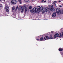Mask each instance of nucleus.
Listing matches in <instances>:
<instances>
[{
  "label": "nucleus",
  "mask_w": 63,
  "mask_h": 63,
  "mask_svg": "<svg viewBox=\"0 0 63 63\" xmlns=\"http://www.w3.org/2000/svg\"><path fill=\"white\" fill-rule=\"evenodd\" d=\"M9 6H7L5 7V10H6V12H9Z\"/></svg>",
  "instance_id": "423d86ee"
},
{
  "label": "nucleus",
  "mask_w": 63,
  "mask_h": 63,
  "mask_svg": "<svg viewBox=\"0 0 63 63\" xmlns=\"http://www.w3.org/2000/svg\"><path fill=\"white\" fill-rule=\"evenodd\" d=\"M12 4H16V0H13L11 1Z\"/></svg>",
  "instance_id": "39448f33"
},
{
  "label": "nucleus",
  "mask_w": 63,
  "mask_h": 63,
  "mask_svg": "<svg viewBox=\"0 0 63 63\" xmlns=\"http://www.w3.org/2000/svg\"><path fill=\"white\" fill-rule=\"evenodd\" d=\"M48 0V1L49 0Z\"/></svg>",
  "instance_id": "2f4dec72"
},
{
  "label": "nucleus",
  "mask_w": 63,
  "mask_h": 63,
  "mask_svg": "<svg viewBox=\"0 0 63 63\" xmlns=\"http://www.w3.org/2000/svg\"><path fill=\"white\" fill-rule=\"evenodd\" d=\"M59 7H62V6H61V5H60L59 6Z\"/></svg>",
  "instance_id": "cd10ccee"
},
{
  "label": "nucleus",
  "mask_w": 63,
  "mask_h": 63,
  "mask_svg": "<svg viewBox=\"0 0 63 63\" xmlns=\"http://www.w3.org/2000/svg\"><path fill=\"white\" fill-rule=\"evenodd\" d=\"M56 35H54V38H56Z\"/></svg>",
  "instance_id": "5701e85b"
},
{
  "label": "nucleus",
  "mask_w": 63,
  "mask_h": 63,
  "mask_svg": "<svg viewBox=\"0 0 63 63\" xmlns=\"http://www.w3.org/2000/svg\"><path fill=\"white\" fill-rule=\"evenodd\" d=\"M51 33H53V31H52L51 32Z\"/></svg>",
  "instance_id": "a878e982"
},
{
  "label": "nucleus",
  "mask_w": 63,
  "mask_h": 63,
  "mask_svg": "<svg viewBox=\"0 0 63 63\" xmlns=\"http://www.w3.org/2000/svg\"><path fill=\"white\" fill-rule=\"evenodd\" d=\"M40 41H45V39H43V37H41L40 38Z\"/></svg>",
  "instance_id": "9d476101"
},
{
  "label": "nucleus",
  "mask_w": 63,
  "mask_h": 63,
  "mask_svg": "<svg viewBox=\"0 0 63 63\" xmlns=\"http://www.w3.org/2000/svg\"><path fill=\"white\" fill-rule=\"evenodd\" d=\"M31 12L32 13H34V11H33V9H31Z\"/></svg>",
  "instance_id": "f8f14e48"
},
{
  "label": "nucleus",
  "mask_w": 63,
  "mask_h": 63,
  "mask_svg": "<svg viewBox=\"0 0 63 63\" xmlns=\"http://www.w3.org/2000/svg\"><path fill=\"white\" fill-rule=\"evenodd\" d=\"M57 3V1H55L54 2H53L52 3L54 5V6L55 7H56V3Z\"/></svg>",
  "instance_id": "1a4fd4ad"
},
{
  "label": "nucleus",
  "mask_w": 63,
  "mask_h": 63,
  "mask_svg": "<svg viewBox=\"0 0 63 63\" xmlns=\"http://www.w3.org/2000/svg\"><path fill=\"white\" fill-rule=\"evenodd\" d=\"M36 40H37V41H40V39H36Z\"/></svg>",
  "instance_id": "b1692460"
},
{
  "label": "nucleus",
  "mask_w": 63,
  "mask_h": 63,
  "mask_svg": "<svg viewBox=\"0 0 63 63\" xmlns=\"http://www.w3.org/2000/svg\"><path fill=\"white\" fill-rule=\"evenodd\" d=\"M27 6H28V5H27Z\"/></svg>",
  "instance_id": "7c9ffc66"
},
{
  "label": "nucleus",
  "mask_w": 63,
  "mask_h": 63,
  "mask_svg": "<svg viewBox=\"0 0 63 63\" xmlns=\"http://www.w3.org/2000/svg\"><path fill=\"white\" fill-rule=\"evenodd\" d=\"M46 2V0L44 1V3H45Z\"/></svg>",
  "instance_id": "bb28decb"
},
{
  "label": "nucleus",
  "mask_w": 63,
  "mask_h": 63,
  "mask_svg": "<svg viewBox=\"0 0 63 63\" xmlns=\"http://www.w3.org/2000/svg\"><path fill=\"white\" fill-rule=\"evenodd\" d=\"M56 16V12H54L52 15V17H55Z\"/></svg>",
  "instance_id": "0eeeda50"
},
{
  "label": "nucleus",
  "mask_w": 63,
  "mask_h": 63,
  "mask_svg": "<svg viewBox=\"0 0 63 63\" xmlns=\"http://www.w3.org/2000/svg\"><path fill=\"white\" fill-rule=\"evenodd\" d=\"M59 3H60V2H61V0H59L58 1Z\"/></svg>",
  "instance_id": "393cba45"
},
{
  "label": "nucleus",
  "mask_w": 63,
  "mask_h": 63,
  "mask_svg": "<svg viewBox=\"0 0 63 63\" xmlns=\"http://www.w3.org/2000/svg\"><path fill=\"white\" fill-rule=\"evenodd\" d=\"M38 9L37 8L34 7L33 9V12L35 13H35H37L38 12V13H39L40 11L39 12L38 11L39 10V9H40V6H38Z\"/></svg>",
  "instance_id": "f03ea898"
},
{
  "label": "nucleus",
  "mask_w": 63,
  "mask_h": 63,
  "mask_svg": "<svg viewBox=\"0 0 63 63\" xmlns=\"http://www.w3.org/2000/svg\"><path fill=\"white\" fill-rule=\"evenodd\" d=\"M46 40H49V37L47 36H46L44 37V41Z\"/></svg>",
  "instance_id": "6e6552de"
},
{
  "label": "nucleus",
  "mask_w": 63,
  "mask_h": 63,
  "mask_svg": "<svg viewBox=\"0 0 63 63\" xmlns=\"http://www.w3.org/2000/svg\"><path fill=\"white\" fill-rule=\"evenodd\" d=\"M49 39H53V38L52 37V35H51L50 36Z\"/></svg>",
  "instance_id": "9b49d317"
},
{
  "label": "nucleus",
  "mask_w": 63,
  "mask_h": 63,
  "mask_svg": "<svg viewBox=\"0 0 63 63\" xmlns=\"http://www.w3.org/2000/svg\"><path fill=\"white\" fill-rule=\"evenodd\" d=\"M25 8L24 6H22V7H21V6H20L19 7L18 9L19 10H21V12H23L24 11V10Z\"/></svg>",
  "instance_id": "7ed1b4c3"
},
{
  "label": "nucleus",
  "mask_w": 63,
  "mask_h": 63,
  "mask_svg": "<svg viewBox=\"0 0 63 63\" xmlns=\"http://www.w3.org/2000/svg\"><path fill=\"white\" fill-rule=\"evenodd\" d=\"M62 29H61V30H62Z\"/></svg>",
  "instance_id": "72a5a7b5"
},
{
  "label": "nucleus",
  "mask_w": 63,
  "mask_h": 63,
  "mask_svg": "<svg viewBox=\"0 0 63 63\" xmlns=\"http://www.w3.org/2000/svg\"><path fill=\"white\" fill-rule=\"evenodd\" d=\"M59 51H62V50H63V49H62L60 48H59Z\"/></svg>",
  "instance_id": "dca6fc26"
},
{
  "label": "nucleus",
  "mask_w": 63,
  "mask_h": 63,
  "mask_svg": "<svg viewBox=\"0 0 63 63\" xmlns=\"http://www.w3.org/2000/svg\"><path fill=\"white\" fill-rule=\"evenodd\" d=\"M15 6H13L12 7V10H14V9H15Z\"/></svg>",
  "instance_id": "f3484780"
},
{
  "label": "nucleus",
  "mask_w": 63,
  "mask_h": 63,
  "mask_svg": "<svg viewBox=\"0 0 63 63\" xmlns=\"http://www.w3.org/2000/svg\"><path fill=\"white\" fill-rule=\"evenodd\" d=\"M56 37H58L59 36V35L58 33H57L56 34Z\"/></svg>",
  "instance_id": "4468645a"
},
{
  "label": "nucleus",
  "mask_w": 63,
  "mask_h": 63,
  "mask_svg": "<svg viewBox=\"0 0 63 63\" xmlns=\"http://www.w3.org/2000/svg\"><path fill=\"white\" fill-rule=\"evenodd\" d=\"M26 0H25V1Z\"/></svg>",
  "instance_id": "473e14b6"
},
{
  "label": "nucleus",
  "mask_w": 63,
  "mask_h": 63,
  "mask_svg": "<svg viewBox=\"0 0 63 63\" xmlns=\"http://www.w3.org/2000/svg\"><path fill=\"white\" fill-rule=\"evenodd\" d=\"M32 8V6H30L29 7V9H31Z\"/></svg>",
  "instance_id": "aec40b11"
},
{
  "label": "nucleus",
  "mask_w": 63,
  "mask_h": 63,
  "mask_svg": "<svg viewBox=\"0 0 63 63\" xmlns=\"http://www.w3.org/2000/svg\"><path fill=\"white\" fill-rule=\"evenodd\" d=\"M25 12H26L27 11V8L26 7L25 9Z\"/></svg>",
  "instance_id": "2eb2a0df"
},
{
  "label": "nucleus",
  "mask_w": 63,
  "mask_h": 63,
  "mask_svg": "<svg viewBox=\"0 0 63 63\" xmlns=\"http://www.w3.org/2000/svg\"><path fill=\"white\" fill-rule=\"evenodd\" d=\"M42 2H44V0H42Z\"/></svg>",
  "instance_id": "c85d7f7f"
},
{
  "label": "nucleus",
  "mask_w": 63,
  "mask_h": 63,
  "mask_svg": "<svg viewBox=\"0 0 63 63\" xmlns=\"http://www.w3.org/2000/svg\"><path fill=\"white\" fill-rule=\"evenodd\" d=\"M25 1L26 2H29V0H25Z\"/></svg>",
  "instance_id": "a211bd4d"
},
{
  "label": "nucleus",
  "mask_w": 63,
  "mask_h": 63,
  "mask_svg": "<svg viewBox=\"0 0 63 63\" xmlns=\"http://www.w3.org/2000/svg\"><path fill=\"white\" fill-rule=\"evenodd\" d=\"M18 6H17L16 7L15 9V11H16L17 10V9H18Z\"/></svg>",
  "instance_id": "ddd939ff"
},
{
  "label": "nucleus",
  "mask_w": 63,
  "mask_h": 63,
  "mask_svg": "<svg viewBox=\"0 0 63 63\" xmlns=\"http://www.w3.org/2000/svg\"><path fill=\"white\" fill-rule=\"evenodd\" d=\"M61 37H62V35H61V33H60L59 37H60V38H61Z\"/></svg>",
  "instance_id": "412c9836"
},
{
  "label": "nucleus",
  "mask_w": 63,
  "mask_h": 63,
  "mask_svg": "<svg viewBox=\"0 0 63 63\" xmlns=\"http://www.w3.org/2000/svg\"><path fill=\"white\" fill-rule=\"evenodd\" d=\"M2 7V4L1 3H0V7Z\"/></svg>",
  "instance_id": "4be33fe9"
},
{
  "label": "nucleus",
  "mask_w": 63,
  "mask_h": 63,
  "mask_svg": "<svg viewBox=\"0 0 63 63\" xmlns=\"http://www.w3.org/2000/svg\"><path fill=\"white\" fill-rule=\"evenodd\" d=\"M49 10H50V9L47 7L43 8V7L41 6L40 7V9H39L38 12H39L40 11H42V13L44 14L45 12V11L47 12Z\"/></svg>",
  "instance_id": "f257e3e1"
},
{
  "label": "nucleus",
  "mask_w": 63,
  "mask_h": 63,
  "mask_svg": "<svg viewBox=\"0 0 63 63\" xmlns=\"http://www.w3.org/2000/svg\"><path fill=\"white\" fill-rule=\"evenodd\" d=\"M19 2H20V4H21V0H18Z\"/></svg>",
  "instance_id": "6ab92c4d"
},
{
  "label": "nucleus",
  "mask_w": 63,
  "mask_h": 63,
  "mask_svg": "<svg viewBox=\"0 0 63 63\" xmlns=\"http://www.w3.org/2000/svg\"><path fill=\"white\" fill-rule=\"evenodd\" d=\"M55 6H54L53 5H52L51 6L50 10V11H52V12H53V11H55Z\"/></svg>",
  "instance_id": "20e7f679"
},
{
  "label": "nucleus",
  "mask_w": 63,
  "mask_h": 63,
  "mask_svg": "<svg viewBox=\"0 0 63 63\" xmlns=\"http://www.w3.org/2000/svg\"><path fill=\"white\" fill-rule=\"evenodd\" d=\"M3 1H4V2H5V0H4Z\"/></svg>",
  "instance_id": "c756f323"
}]
</instances>
